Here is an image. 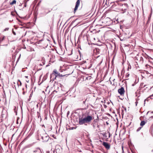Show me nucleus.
Instances as JSON below:
<instances>
[{
	"mask_svg": "<svg viewBox=\"0 0 153 153\" xmlns=\"http://www.w3.org/2000/svg\"><path fill=\"white\" fill-rule=\"evenodd\" d=\"M92 119V117L90 115H88L85 117H79L78 123L79 125H82L84 124L89 123Z\"/></svg>",
	"mask_w": 153,
	"mask_h": 153,
	"instance_id": "f257e3e1",
	"label": "nucleus"
},
{
	"mask_svg": "<svg viewBox=\"0 0 153 153\" xmlns=\"http://www.w3.org/2000/svg\"><path fill=\"white\" fill-rule=\"evenodd\" d=\"M43 133L44 134L43 135L39 134V133H38V136L39 137H41V138L43 140V142H47L48 141L49 139V137L47 134L45 133V131H42Z\"/></svg>",
	"mask_w": 153,
	"mask_h": 153,
	"instance_id": "f03ea898",
	"label": "nucleus"
},
{
	"mask_svg": "<svg viewBox=\"0 0 153 153\" xmlns=\"http://www.w3.org/2000/svg\"><path fill=\"white\" fill-rule=\"evenodd\" d=\"M128 5L127 4H124L122 5V10L123 12V13L125 12L128 9Z\"/></svg>",
	"mask_w": 153,
	"mask_h": 153,
	"instance_id": "7ed1b4c3",
	"label": "nucleus"
},
{
	"mask_svg": "<svg viewBox=\"0 0 153 153\" xmlns=\"http://www.w3.org/2000/svg\"><path fill=\"white\" fill-rule=\"evenodd\" d=\"M102 145L105 147V148L107 149L108 150L110 149V144L108 143L103 142L102 143Z\"/></svg>",
	"mask_w": 153,
	"mask_h": 153,
	"instance_id": "20e7f679",
	"label": "nucleus"
},
{
	"mask_svg": "<svg viewBox=\"0 0 153 153\" xmlns=\"http://www.w3.org/2000/svg\"><path fill=\"white\" fill-rule=\"evenodd\" d=\"M118 92L121 95H123L125 92L124 88L123 87H121L120 88L118 89Z\"/></svg>",
	"mask_w": 153,
	"mask_h": 153,
	"instance_id": "39448f33",
	"label": "nucleus"
},
{
	"mask_svg": "<svg viewBox=\"0 0 153 153\" xmlns=\"http://www.w3.org/2000/svg\"><path fill=\"white\" fill-rule=\"evenodd\" d=\"M80 2V1L79 0H77V1L76 3V4L75 5V8H74V13H75L76 11L77 10L78 8Z\"/></svg>",
	"mask_w": 153,
	"mask_h": 153,
	"instance_id": "423d86ee",
	"label": "nucleus"
},
{
	"mask_svg": "<svg viewBox=\"0 0 153 153\" xmlns=\"http://www.w3.org/2000/svg\"><path fill=\"white\" fill-rule=\"evenodd\" d=\"M53 72L56 74H57V75H59L60 76H64L65 75H62V74H60L59 73H58L57 70L56 69H55L54 70Z\"/></svg>",
	"mask_w": 153,
	"mask_h": 153,
	"instance_id": "0eeeda50",
	"label": "nucleus"
},
{
	"mask_svg": "<svg viewBox=\"0 0 153 153\" xmlns=\"http://www.w3.org/2000/svg\"><path fill=\"white\" fill-rule=\"evenodd\" d=\"M146 123V122L144 121H141L140 123V125L141 126H144Z\"/></svg>",
	"mask_w": 153,
	"mask_h": 153,
	"instance_id": "6e6552de",
	"label": "nucleus"
},
{
	"mask_svg": "<svg viewBox=\"0 0 153 153\" xmlns=\"http://www.w3.org/2000/svg\"><path fill=\"white\" fill-rule=\"evenodd\" d=\"M16 0H13L12 2L10 3V4L11 5H13L14 4H16Z\"/></svg>",
	"mask_w": 153,
	"mask_h": 153,
	"instance_id": "1a4fd4ad",
	"label": "nucleus"
},
{
	"mask_svg": "<svg viewBox=\"0 0 153 153\" xmlns=\"http://www.w3.org/2000/svg\"><path fill=\"white\" fill-rule=\"evenodd\" d=\"M22 84L21 81L19 80H18V82H17V85L18 86H19V85L20 86H21Z\"/></svg>",
	"mask_w": 153,
	"mask_h": 153,
	"instance_id": "9d476101",
	"label": "nucleus"
},
{
	"mask_svg": "<svg viewBox=\"0 0 153 153\" xmlns=\"http://www.w3.org/2000/svg\"><path fill=\"white\" fill-rule=\"evenodd\" d=\"M9 30V28L8 27H7V28H6L4 30V31H8V30Z\"/></svg>",
	"mask_w": 153,
	"mask_h": 153,
	"instance_id": "9b49d317",
	"label": "nucleus"
},
{
	"mask_svg": "<svg viewBox=\"0 0 153 153\" xmlns=\"http://www.w3.org/2000/svg\"><path fill=\"white\" fill-rule=\"evenodd\" d=\"M70 51H71V53H68V55H71L72 54V50H71Z\"/></svg>",
	"mask_w": 153,
	"mask_h": 153,
	"instance_id": "f8f14e48",
	"label": "nucleus"
},
{
	"mask_svg": "<svg viewBox=\"0 0 153 153\" xmlns=\"http://www.w3.org/2000/svg\"><path fill=\"white\" fill-rule=\"evenodd\" d=\"M142 127H139L137 130V131L138 132L139 131L141 128Z\"/></svg>",
	"mask_w": 153,
	"mask_h": 153,
	"instance_id": "ddd939ff",
	"label": "nucleus"
},
{
	"mask_svg": "<svg viewBox=\"0 0 153 153\" xmlns=\"http://www.w3.org/2000/svg\"><path fill=\"white\" fill-rule=\"evenodd\" d=\"M65 33L64 36H65L66 35V33L67 32V29H65Z\"/></svg>",
	"mask_w": 153,
	"mask_h": 153,
	"instance_id": "4468645a",
	"label": "nucleus"
},
{
	"mask_svg": "<svg viewBox=\"0 0 153 153\" xmlns=\"http://www.w3.org/2000/svg\"><path fill=\"white\" fill-rule=\"evenodd\" d=\"M12 32L14 35H16V33L13 31V29H12Z\"/></svg>",
	"mask_w": 153,
	"mask_h": 153,
	"instance_id": "2eb2a0df",
	"label": "nucleus"
},
{
	"mask_svg": "<svg viewBox=\"0 0 153 153\" xmlns=\"http://www.w3.org/2000/svg\"><path fill=\"white\" fill-rule=\"evenodd\" d=\"M76 129V128L73 127H71L70 128H69V129L70 130L73 129Z\"/></svg>",
	"mask_w": 153,
	"mask_h": 153,
	"instance_id": "dca6fc26",
	"label": "nucleus"
},
{
	"mask_svg": "<svg viewBox=\"0 0 153 153\" xmlns=\"http://www.w3.org/2000/svg\"><path fill=\"white\" fill-rule=\"evenodd\" d=\"M73 73V71L72 70L71 71V72H70V73H69V74H68V75L70 74H71L72 73Z\"/></svg>",
	"mask_w": 153,
	"mask_h": 153,
	"instance_id": "f3484780",
	"label": "nucleus"
},
{
	"mask_svg": "<svg viewBox=\"0 0 153 153\" xmlns=\"http://www.w3.org/2000/svg\"><path fill=\"white\" fill-rule=\"evenodd\" d=\"M108 134H109V137H110L111 136V134H110V132L109 131H108Z\"/></svg>",
	"mask_w": 153,
	"mask_h": 153,
	"instance_id": "a211bd4d",
	"label": "nucleus"
},
{
	"mask_svg": "<svg viewBox=\"0 0 153 153\" xmlns=\"http://www.w3.org/2000/svg\"><path fill=\"white\" fill-rule=\"evenodd\" d=\"M153 97V94H152V95L150 96V97H150V98L151 99H153V98H152V97Z\"/></svg>",
	"mask_w": 153,
	"mask_h": 153,
	"instance_id": "6ab92c4d",
	"label": "nucleus"
},
{
	"mask_svg": "<svg viewBox=\"0 0 153 153\" xmlns=\"http://www.w3.org/2000/svg\"><path fill=\"white\" fill-rule=\"evenodd\" d=\"M122 150H123L122 152H123V153H124V151H123V146H122Z\"/></svg>",
	"mask_w": 153,
	"mask_h": 153,
	"instance_id": "aec40b11",
	"label": "nucleus"
},
{
	"mask_svg": "<svg viewBox=\"0 0 153 153\" xmlns=\"http://www.w3.org/2000/svg\"><path fill=\"white\" fill-rule=\"evenodd\" d=\"M16 107H15V108H14V110L15 112H16Z\"/></svg>",
	"mask_w": 153,
	"mask_h": 153,
	"instance_id": "412c9836",
	"label": "nucleus"
},
{
	"mask_svg": "<svg viewBox=\"0 0 153 153\" xmlns=\"http://www.w3.org/2000/svg\"><path fill=\"white\" fill-rule=\"evenodd\" d=\"M65 44H66V40H65V48H66V50H67V49H66V47Z\"/></svg>",
	"mask_w": 153,
	"mask_h": 153,
	"instance_id": "4be33fe9",
	"label": "nucleus"
},
{
	"mask_svg": "<svg viewBox=\"0 0 153 153\" xmlns=\"http://www.w3.org/2000/svg\"><path fill=\"white\" fill-rule=\"evenodd\" d=\"M146 100H147V101H148V99H145V100H144V102H145V101Z\"/></svg>",
	"mask_w": 153,
	"mask_h": 153,
	"instance_id": "5701e85b",
	"label": "nucleus"
},
{
	"mask_svg": "<svg viewBox=\"0 0 153 153\" xmlns=\"http://www.w3.org/2000/svg\"><path fill=\"white\" fill-rule=\"evenodd\" d=\"M65 140L66 142V144H67V138H66L65 139Z\"/></svg>",
	"mask_w": 153,
	"mask_h": 153,
	"instance_id": "b1692460",
	"label": "nucleus"
},
{
	"mask_svg": "<svg viewBox=\"0 0 153 153\" xmlns=\"http://www.w3.org/2000/svg\"><path fill=\"white\" fill-rule=\"evenodd\" d=\"M46 153H50V152L49 151H47Z\"/></svg>",
	"mask_w": 153,
	"mask_h": 153,
	"instance_id": "393cba45",
	"label": "nucleus"
},
{
	"mask_svg": "<svg viewBox=\"0 0 153 153\" xmlns=\"http://www.w3.org/2000/svg\"><path fill=\"white\" fill-rule=\"evenodd\" d=\"M85 101H83V103L84 104H85Z\"/></svg>",
	"mask_w": 153,
	"mask_h": 153,
	"instance_id": "a878e982",
	"label": "nucleus"
},
{
	"mask_svg": "<svg viewBox=\"0 0 153 153\" xmlns=\"http://www.w3.org/2000/svg\"><path fill=\"white\" fill-rule=\"evenodd\" d=\"M26 81L27 82H29V80H26Z\"/></svg>",
	"mask_w": 153,
	"mask_h": 153,
	"instance_id": "bb28decb",
	"label": "nucleus"
},
{
	"mask_svg": "<svg viewBox=\"0 0 153 153\" xmlns=\"http://www.w3.org/2000/svg\"><path fill=\"white\" fill-rule=\"evenodd\" d=\"M68 71L71 70V69L69 68H68Z\"/></svg>",
	"mask_w": 153,
	"mask_h": 153,
	"instance_id": "cd10ccee",
	"label": "nucleus"
},
{
	"mask_svg": "<svg viewBox=\"0 0 153 153\" xmlns=\"http://www.w3.org/2000/svg\"><path fill=\"white\" fill-rule=\"evenodd\" d=\"M37 152V151H34V153H36V152Z\"/></svg>",
	"mask_w": 153,
	"mask_h": 153,
	"instance_id": "c85d7f7f",
	"label": "nucleus"
},
{
	"mask_svg": "<svg viewBox=\"0 0 153 153\" xmlns=\"http://www.w3.org/2000/svg\"><path fill=\"white\" fill-rule=\"evenodd\" d=\"M25 77L26 78H28V76H25Z\"/></svg>",
	"mask_w": 153,
	"mask_h": 153,
	"instance_id": "c756f323",
	"label": "nucleus"
},
{
	"mask_svg": "<svg viewBox=\"0 0 153 153\" xmlns=\"http://www.w3.org/2000/svg\"><path fill=\"white\" fill-rule=\"evenodd\" d=\"M62 70H64L65 71L66 70V68H65V69H63L62 68Z\"/></svg>",
	"mask_w": 153,
	"mask_h": 153,
	"instance_id": "7c9ffc66",
	"label": "nucleus"
},
{
	"mask_svg": "<svg viewBox=\"0 0 153 153\" xmlns=\"http://www.w3.org/2000/svg\"><path fill=\"white\" fill-rule=\"evenodd\" d=\"M69 113V111H68V113H67L68 115Z\"/></svg>",
	"mask_w": 153,
	"mask_h": 153,
	"instance_id": "2f4dec72",
	"label": "nucleus"
},
{
	"mask_svg": "<svg viewBox=\"0 0 153 153\" xmlns=\"http://www.w3.org/2000/svg\"><path fill=\"white\" fill-rule=\"evenodd\" d=\"M136 105H137V102H136Z\"/></svg>",
	"mask_w": 153,
	"mask_h": 153,
	"instance_id": "473e14b6",
	"label": "nucleus"
},
{
	"mask_svg": "<svg viewBox=\"0 0 153 153\" xmlns=\"http://www.w3.org/2000/svg\"><path fill=\"white\" fill-rule=\"evenodd\" d=\"M151 117V118H153V116H152V117Z\"/></svg>",
	"mask_w": 153,
	"mask_h": 153,
	"instance_id": "72a5a7b5",
	"label": "nucleus"
},
{
	"mask_svg": "<svg viewBox=\"0 0 153 153\" xmlns=\"http://www.w3.org/2000/svg\"><path fill=\"white\" fill-rule=\"evenodd\" d=\"M40 65H42V64H40Z\"/></svg>",
	"mask_w": 153,
	"mask_h": 153,
	"instance_id": "f704fd0d",
	"label": "nucleus"
},
{
	"mask_svg": "<svg viewBox=\"0 0 153 153\" xmlns=\"http://www.w3.org/2000/svg\"><path fill=\"white\" fill-rule=\"evenodd\" d=\"M152 152H153V149L152 151Z\"/></svg>",
	"mask_w": 153,
	"mask_h": 153,
	"instance_id": "c9c22d12",
	"label": "nucleus"
},
{
	"mask_svg": "<svg viewBox=\"0 0 153 153\" xmlns=\"http://www.w3.org/2000/svg\"><path fill=\"white\" fill-rule=\"evenodd\" d=\"M68 39H67L68 40Z\"/></svg>",
	"mask_w": 153,
	"mask_h": 153,
	"instance_id": "e433bc0d",
	"label": "nucleus"
},
{
	"mask_svg": "<svg viewBox=\"0 0 153 153\" xmlns=\"http://www.w3.org/2000/svg\"><path fill=\"white\" fill-rule=\"evenodd\" d=\"M106 123H107V124H108V123L107 122H106Z\"/></svg>",
	"mask_w": 153,
	"mask_h": 153,
	"instance_id": "4c0bfd02",
	"label": "nucleus"
},
{
	"mask_svg": "<svg viewBox=\"0 0 153 153\" xmlns=\"http://www.w3.org/2000/svg\"><path fill=\"white\" fill-rule=\"evenodd\" d=\"M66 128L67 129V127H66Z\"/></svg>",
	"mask_w": 153,
	"mask_h": 153,
	"instance_id": "58836bf2",
	"label": "nucleus"
}]
</instances>
